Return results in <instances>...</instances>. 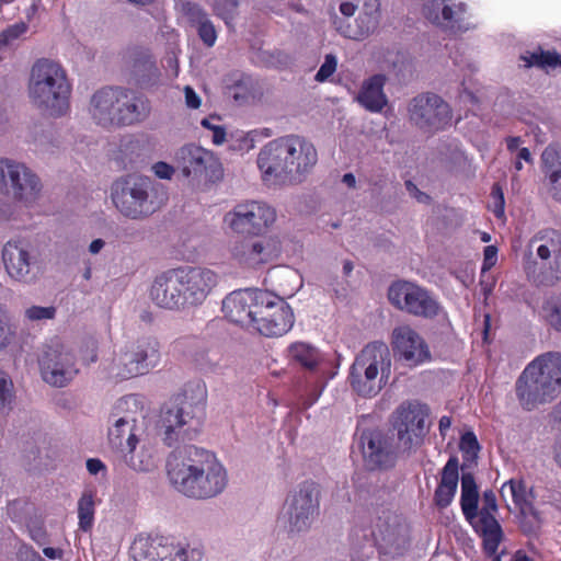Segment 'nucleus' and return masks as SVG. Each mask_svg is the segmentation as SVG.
Segmentation results:
<instances>
[{
  "instance_id": "1",
  "label": "nucleus",
  "mask_w": 561,
  "mask_h": 561,
  "mask_svg": "<svg viewBox=\"0 0 561 561\" xmlns=\"http://www.w3.org/2000/svg\"><path fill=\"white\" fill-rule=\"evenodd\" d=\"M167 474L178 492L195 500L216 497L228 484L227 470L216 455L195 445H183L171 451Z\"/></svg>"
},
{
  "instance_id": "2",
  "label": "nucleus",
  "mask_w": 561,
  "mask_h": 561,
  "mask_svg": "<svg viewBox=\"0 0 561 561\" xmlns=\"http://www.w3.org/2000/svg\"><path fill=\"white\" fill-rule=\"evenodd\" d=\"M318 163L313 142L300 135H286L268 141L256 159L261 179L268 187L301 183Z\"/></svg>"
},
{
  "instance_id": "3",
  "label": "nucleus",
  "mask_w": 561,
  "mask_h": 561,
  "mask_svg": "<svg viewBox=\"0 0 561 561\" xmlns=\"http://www.w3.org/2000/svg\"><path fill=\"white\" fill-rule=\"evenodd\" d=\"M207 390L202 381L188 382L162 409V440L168 447H181L198 437L206 417Z\"/></svg>"
},
{
  "instance_id": "4",
  "label": "nucleus",
  "mask_w": 561,
  "mask_h": 561,
  "mask_svg": "<svg viewBox=\"0 0 561 561\" xmlns=\"http://www.w3.org/2000/svg\"><path fill=\"white\" fill-rule=\"evenodd\" d=\"M515 392L526 411L554 400L561 392V353L548 352L530 362L517 378Z\"/></svg>"
},
{
  "instance_id": "5",
  "label": "nucleus",
  "mask_w": 561,
  "mask_h": 561,
  "mask_svg": "<svg viewBox=\"0 0 561 561\" xmlns=\"http://www.w3.org/2000/svg\"><path fill=\"white\" fill-rule=\"evenodd\" d=\"M27 88L31 102L43 113L60 117L68 112L72 88L59 62L37 59L31 68Z\"/></svg>"
},
{
  "instance_id": "6",
  "label": "nucleus",
  "mask_w": 561,
  "mask_h": 561,
  "mask_svg": "<svg viewBox=\"0 0 561 561\" xmlns=\"http://www.w3.org/2000/svg\"><path fill=\"white\" fill-rule=\"evenodd\" d=\"M162 186L150 178L127 174L112 185V201L117 210L130 219H144L160 208Z\"/></svg>"
},
{
  "instance_id": "7",
  "label": "nucleus",
  "mask_w": 561,
  "mask_h": 561,
  "mask_svg": "<svg viewBox=\"0 0 561 561\" xmlns=\"http://www.w3.org/2000/svg\"><path fill=\"white\" fill-rule=\"evenodd\" d=\"M391 375V356L383 342L367 344L355 357L348 375L352 389L370 398L380 392Z\"/></svg>"
},
{
  "instance_id": "8",
  "label": "nucleus",
  "mask_w": 561,
  "mask_h": 561,
  "mask_svg": "<svg viewBox=\"0 0 561 561\" xmlns=\"http://www.w3.org/2000/svg\"><path fill=\"white\" fill-rule=\"evenodd\" d=\"M248 318L259 334L279 337L291 330L295 323L294 311L283 298L256 288H248Z\"/></svg>"
},
{
  "instance_id": "9",
  "label": "nucleus",
  "mask_w": 561,
  "mask_h": 561,
  "mask_svg": "<svg viewBox=\"0 0 561 561\" xmlns=\"http://www.w3.org/2000/svg\"><path fill=\"white\" fill-rule=\"evenodd\" d=\"M370 536L380 554L397 558L409 550L412 542V528L402 513L381 510L371 520Z\"/></svg>"
},
{
  "instance_id": "10",
  "label": "nucleus",
  "mask_w": 561,
  "mask_h": 561,
  "mask_svg": "<svg viewBox=\"0 0 561 561\" xmlns=\"http://www.w3.org/2000/svg\"><path fill=\"white\" fill-rule=\"evenodd\" d=\"M176 167L192 185L205 188L224 178L220 160L210 150L196 145H185L179 150Z\"/></svg>"
},
{
  "instance_id": "11",
  "label": "nucleus",
  "mask_w": 561,
  "mask_h": 561,
  "mask_svg": "<svg viewBox=\"0 0 561 561\" xmlns=\"http://www.w3.org/2000/svg\"><path fill=\"white\" fill-rule=\"evenodd\" d=\"M160 342L154 336H141L126 345L119 354L116 376L130 379L146 375L160 363Z\"/></svg>"
},
{
  "instance_id": "12",
  "label": "nucleus",
  "mask_w": 561,
  "mask_h": 561,
  "mask_svg": "<svg viewBox=\"0 0 561 561\" xmlns=\"http://www.w3.org/2000/svg\"><path fill=\"white\" fill-rule=\"evenodd\" d=\"M410 121L426 133L444 130L451 123V108L435 93H421L409 105Z\"/></svg>"
},
{
  "instance_id": "13",
  "label": "nucleus",
  "mask_w": 561,
  "mask_h": 561,
  "mask_svg": "<svg viewBox=\"0 0 561 561\" xmlns=\"http://www.w3.org/2000/svg\"><path fill=\"white\" fill-rule=\"evenodd\" d=\"M359 442L365 466L369 470L393 468L402 450V446L398 440L396 442L393 435L379 428L363 431Z\"/></svg>"
},
{
  "instance_id": "14",
  "label": "nucleus",
  "mask_w": 561,
  "mask_h": 561,
  "mask_svg": "<svg viewBox=\"0 0 561 561\" xmlns=\"http://www.w3.org/2000/svg\"><path fill=\"white\" fill-rule=\"evenodd\" d=\"M428 416L426 405L417 402L401 403L391 416V427L397 434V440L402 451H410L419 445L426 434L425 422Z\"/></svg>"
},
{
  "instance_id": "15",
  "label": "nucleus",
  "mask_w": 561,
  "mask_h": 561,
  "mask_svg": "<svg viewBox=\"0 0 561 561\" xmlns=\"http://www.w3.org/2000/svg\"><path fill=\"white\" fill-rule=\"evenodd\" d=\"M389 301L413 316L432 319L438 316L440 305L426 289L405 280L393 283L388 290Z\"/></svg>"
},
{
  "instance_id": "16",
  "label": "nucleus",
  "mask_w": 561,
  "mask_h": 561,
  "mask_svg": "<svg viewBox=\"0 0 561 561\" xmlns=\"http://www.w3.org/2000/svg\"><path fill=\"white\" fill-rule=\"evenodd\" d=\"M185 309L201 306L218 284V275L207 267H176Z\"/></svg>"
},
{
  "instance_id": "17",
  "label": "nucleus",
  "mask_w": 561,
  "mask_h": 561,
  "mask_svg": "<svg viewBox=\"0 0 561 561\" xmlns=\"http://www.w3.org/2000/svg\"><path fill=\"white\" fill-rule=\"evenodd\" d=\"M0 187L12 192L13 197L24 203L34 202L42 188L39 179L22 163L0 159Z\"/></svg>"
},
{
  "instance_id": "18",
  "label": "nucleus",
  "mask_w": 561,
  "mask_h": 561,
  "mask_svg": "<svg viewBox=\"0 0 561 561\" xmlns=\"http://www.w3.org/2000/svg\"><path fill=\"white\" fill-rule=\"evenodd\" d=\"M41 374L47 383L67 386L79 373L75 355L64 345H50L39 359Z\"/></svg>"
},
{
  "instance_id": "19",
  "label": "nucleus",
  "mask_w": 561,
  "mask_h": 561,
  "mask_svg": "<svg viewBox=\"0 0 561 561\" xmlns=\"http://www.w3.org/2000/svg\"><path fill=\"white\" fill-rule=\"evenodd\" d=\"M319 488L313 481L299 484L288 504L290 531L307 530L319 514Z\"/></svg>"
},
{
  "instance_id": "20",
  "label": "nucleus",
  "mask_w": 561,
  "mask_h": 561,
  "mask_svg": "<svg viewBox=\"0 0 561 561\" xmlns=\"http://www.w3.org/2000/svg\"><path fill=\"white\" fill-rule=\"evenodd\" d=\"M285 357L293 366L301 367L305 373L306 382H297V389L305 393H316L318 390L319 376L316 374L321 363L320 351L310 343L296 341L290 343Z\"/></svg>"
},
{
  "instance_id": "21",
  "label": "nucleus",
  "mask_w": 561,
  "mask_h": 561,
  "mask_svg": "<svg viewBox=\"0 0 561 561\" xmlns=\"http://www.w3.org/2000/svg\"><path fill=\"white\" fill-rule=\"evenodd\" d=\"M393 351L411 366H417L431 358L425 340L410 325H400L392 331Z\"/></svg>"
},
{
  "instance_id": "22",
  "label": "nucleus",
  "mask_w": 561,
  "mask_h": 561,
  "mask_svg": "<svg viewBox=\"0 0 561 561\" xmlns=\"http://www.w3.org/2000/svg\"><path fill=\"white\" fill-rule=\"evenodd\" d=\"M149 297L159 308L171 311L186 310L175 268L156 276L149 289Z\"/></svg>"
},
{
  "instance_id": "23",
  "label": "nucleus",
  "mask_w": 561,
  "mask_h": 561,
  "mask_svg": "<svg viewBox=\"0 0 561 561\" xmlns=\"http://www.w3.org/2000/svg\"><path fill=\"white\" fill-rule=\"evenodd\" d=\"M2 261L11 278L19 282H27L32 278V266L35 260L28 243L22 240L8 241L2 249Z\"/></svg>"
},
{
  "instance_id": "24",
  "label": "nucleus",
  "mask_w": 561,
  "mask_h": 561,
  "mask_svg": "<svg viewBox=\"0 0 561 561\" xmlns=\"http://www.w3.org/2000/svg\"><path fill=\"white\" fill-rule=\"evenodd\" d=\"M117 87H103L96 90L89 105L91 118L99 126L111 128L119 127Z\"/></svg>"
},
{
  "instance_id": "25",
  "label": "nucleus",
  "mask_w": 561,
  "mask_h": 561,
  "mask_svg": "<svg viewBox=\"0 0 561 561\" xmlns=\"http://www.w3.org/2000/svg\"><path fill=\"white\" fill-rule=\"evenodd\" d=\"M119 127L134 126L145 122L150 113L149 99L133 89L117 87Z\"/></svg>"
},
{
  "instance_id": "26",
  "label": "nucleus",
  "mask_w": 561,
  "mask_h": 561,
  "mask_svg": "<svg viewBox=\"0 0 561 561\" xmlns=\"http://www.w3.org/2000/svg\"><path fill=\"white\" fill-rule=\"evenodd\" d=\"M508 486L513 502L519 508L522 516L529 522H523L522 526L525 533H535L541 524L540 513L534 506L535 495L533 490H528L522 480H510L504 483L502 490Z\"/></svg>"
},
{
  "instance_id": "27",
  "label": "nucleus",
  "mask_w": 561,
  "mask_h": 561,
  "mask_svg": "<svg viewBox=\"0 0 561 561\" xmlns=\"http://www.w3.org/2000/svg\"><path fill=\"white\" fill-rule=\"evenodd\" d=\"M379 15L378 0H366L364 11L356 19V27L341 22L336 30L346 38L363 41L377 28Z\"/></svg>"
},
{
  "instance_id": "28",
  "label": "nucleus",
  "mask_w": 561,
  "mask_h": 561,
  "mask_svg": "<svg viewBox=\"0 0 561 561\" xmlns=\"http://www.w3.org/2000/svg\"><path fill=\"white\" fill-rule=\"evenodd\" d=\"M538 243L536 253L543 262H549L552 270L561 273V232L543 229L530 239V247Z\"/></svg>"
},
{
  "instance_id": "29",
  "label": "nucleus",
  "mask_w": 561,
  "mask_h": 561,
  "mask_svg": "<svg viewBox=\"0 0 561 561\" xmlns=\"http://www.w3.org/2000/svg\"><path fill=\"white\" fill-rule=\"evenodd\" d=\"M131 71L137 78V81L144 85H153L160 77V71L157 67L150 50L144 47H134L128 51Z\"/></svg>"
},
{
  "instance_id": "30",
  "label": "nucleus",
  "mask_w": 561,
  "mask_h": 561,
  "mask_svg": "<svg viewBox=\"0 0 561 561\" xmlns=\"http://www.w3.org/2000/svg\"><path fill=\"white\" fill-rule=\"evenodd\" d=\"M541 162L548 193L561 204V152L550 145L543 150Z\"/></svg>"
},
{
  "instance_id": "31",
  "label": "nucleus",
  "mask_w": 561,
  "mask_h": 561,
  "mask_svg": "<svg viewBox=\"0 0 561 561\" xmlns=\"http://www.w3.org/2000/svg\"><path fill=\"white\" fill-rule=\"evenodd\" d=\"M385 83L383 75H374L365 80L356 98L357 102L371 113L381 112L388 103L383 92Z\"/></svg>"
},
{
  "instance_id": "32",
  "label": "nucleus",
  "mask_w": 561,
  "mask_h": 561,
  "mask_svg": "<svg viewBox=\"0 0 561 561\" xmlns=\"http://www.w3.org/2000/svg\"><path fill=\"white\" fill-rule=\"evenodd\" d=\"M458 468V458L453 456L442 470V478L434 493V502L439 508L450 505L455 497L459 480Z\"/></svg>"
},
{
  "instance_id": "33",
  "label": "nucleus",
  "mask_w": 561,
  "mask_h": 561,
  "mask_svg": "<svg viewBox=\"0 0 561 561\" xmlns=\"http://www.w3.org/2000/svg\"><path fill=\"white\" fill-rule=\"evenodd\" d=\"M276 218L275 208L267 203H248V234H266L274 226Z\"/></svg>"
},
{
  "instance_id": "34",
  "label": "nucleus",
  "mask_w": 561,
  "mask_h": 561,
  "mask_svg": "<svg viewBox=\"0 0 561 561\" xmlns=\"http://www.w3.org/2000/svg\"><path fill=\"white\" fill-rule=\"evenodd\" d=\"M168 537H138L130 547L135 561H162L168 552Z\"/></svg>"
},
{
  "instance_id": "35",
  "label": "nucleus",
  "mask_w": 561,
  "mask_h": 561,
  "mask_svg": "<svg viewBox=\"0 0 561 561\" xmlns=\"http://www.w3.org/2000/svg\"><path fill=\"white\" fill-rule=\"evenodd\" d=\"M482 539L483 553L499 561L497 550L503 540V530L497 520L469 523Z\"/></svg>"
},
{
  "instance_id": "36",
  "label": "nucleus",
  "mask_w": 561,
  "mask_h": 561,
  "mask_svg": "<svg viewBox=\"0 0 561 561\" xmlns=\"http://www.w3.org/2000/svg\"><path fill=\"white\" fill-rule=\"evenodd\" d=\"M478 503L479 491L473 474L470 472L462 473L460 505L462 514L469 523L477 519Z\"/></svg>"
},
{
  "instance_id": "37",
  "label": "nucleus",
  "mask_w": 561,
  "mask_h": 561,
  "mask_svg": "<svg viewBox=\"0 0 561 561\" xmlns=\"http://www.w3.org/2000/svg\"><path fill=\"white\" fill-rule=\"evenodd\" d=\"M280 252L279 241L274 238L253 242L248 253V266L259 267L278 256Z\"/></svg>"
},
{
  "instance_id": "38",
  "label": "nucleus",
  "mask_w": 561,
  "mask_h": 561,
  "mask_svg": "<svg viewBox=\"0 0 561 561\" xmlns=\"http://www.w3.org/2000/svg\"><path fill=\"white\" fill-rule=\"evenodd\" d=\"M467 5L463 2L445 3L442 9V26L453 33L469 30L466 21Z\"/></svg>"
},
{
  "instance_id": "39",
  "label": "nucleus",
  "mask_w": 561,
  "mask_h": 561,
  "mask_svg": "<svg viewBox=\"0 0 561 561\" xmlns=\"http://www.w3.org/2000/svg\"><path fill=\"white\" fill-rule=\"evenodd\" d=\"M135 427V420L129 417H119L116 420L114 426L108 431L110 444L117 449H122L124 445L127 447H135L138 439L133 432Z\"/></svg>"
},
{
  "instance_id": "40",
  "label": "nucleus",
  "mask_w": 561,
  "mask_h": 561,
  "mask_svg": "<svg viewBox=\"0 0 561 561\" xmlns=\"http://www.w3.org/2000/svg\"><path fill=\"white\" fill-rule=\"evenodd\" d=\"M221 310L231 323L243 325L245 319V290L236 289L222 300Z\"/></svg>"
},
{
  "instance_id": "41",
  "label": "nucleus",
  "mask_w": 561,
  "mask_h": 561,
  "mask_svg": "<svg viewBox=\"0 0 561 561\" xmlns=\"http://www.w3.org/2000/svg\"><path fill=\"white\" fill-rule=\"evenodd\" d=\"M129 453L125 455L126 463L135 471L149 472L157 468V458L152 448L142 446L140 449L128 447Z\"/></svg>"
},
{
  "instance_id": "42",
  "label": "nucleus",
  "mask_w": 561,
  "mask_h": 561,
  "mask_svg": "<svg viewBox=\"0 0 561 561\" xmlns=\"http://www.w3.org/2000/svg\"><path fill=\"white\" fill-rule=\"evenodd\" d=\"M526 68L554 69L561 67V55L554 50H543L540 47L536 51H526L520 56Z\"/></svg>"
},
{
  "instance_id": "43",
  "label": "nucleus",
  "mask_w": 561,
  "mask_h": 561,
  "mask_svg": "<svg viewBox=\"0 0 561 561\" xmlns=\"http://www.w3.org/2000/svg\"><path fill=\"white\" fill-rule=\"evenodd\" d=\"M203 557L204 551L201 548L169 539L168 552L162 561H202Z\"/></svg>"
},
{
  "instance_id": "44",
  "label": "nucleus",
  "mask_w": 561,
  "mask_h": 561,
  "mask_svg": "<svg viewBox=\"0 0 561 561\" xmlns=\"http://www.w3.org/2000/svg\"><path fill=\"white\" fill-rule=\"evenodd\" d=\"M226 234L230 238H237V243L243 245L245 239V211L242 205L237 206L232 211L226 214L224 218Z\"/></svg>"
},
{
  "instance_id": "45",
  "label": "nucleus",
  "mask_w": 561,
  "mask_h": 561,
  "mask_svg": "<svg viewBox=\"0 0 561 561\" xmlns=\"http://www.w3.org/2000/svg\"><path fill=\"white\" fill-rule=\"evenodd\" d=\"M94 493L84 491L78 501V518L80 529L89 530L94 522Z\"/></svg>"
},
{
  "instance_id": "46",
  "label": "nucleus",
  "mask_w": 561,
  "mask_h": 561,
  "mask_svg": "<svg viewBox=\"0 0 561 561\" xmlns=\"http://www.w3.org/2000/svg\"><path fill=\"white\" fill-rule=\"evenodd\" d=\"M496 512V495L492 490H485L482 494V506L477 510V519H472V522L496 520L494 515Z\"/></svg>"
},
{
  "instance_id": "47",
  "label": "nucleus",
  "mask_w": 561,
  "mask_h": 561,
  "mask_svg": "<svg viewBox=\"0 0 561 561\" xmlns=\"http://www.w3.org/2000/svg\"><path fill=\"white\" fill-rule=\"evenodd\" d=\"M16 336V329L8 312L0 308V352L5 350Z\"/></svg>"
},
{
  "instance_id": "48",
  "label": "nucleus",
  "mask_w": 561,
  "mask_h": 561,
  "mask_svg": "<svg viewBox=\"0 0 561 561\" xmlns=\"http://www.w3.org/2000/svg\"><path fill=\"white\" fill-rule=\"evenodd\" d=\"M180 12L193 26L199 25L208 18L203 8L198 3L192 1H182L180 3Z\"/></svg>"
},
{
  "instance_id": "49",
  "label": "nucleus",
  "mask_w": 561,
  "mask_h": 561,
  "mask_svg": "<svg viewBox=\"0 0 561 561\" xmlns=\"http://www.w3.org/2000/svg\"><path fill=\"white\" fill-rule=\"evenodd\" d=\"M13 399V382L9 375L0 369V410L10 407Z\"/></svg>"
},
{
  "instance_id": "50",
  "label": "nucleus",
  "mask_w": 561,
  "mask_h": 561,
  "mask_svg": "<svg viewBox=\"0 0 561 561\" xmlns=\"http://www.w3.org/2000/svg\"><path fill=\"white\" fill-rule=\"evenodd\" d=\"M543 311L549 324L561 332V298L547 301L543 306Z\"/></svg>"
},
{
  "instance_id": "51",
  "label": "nucleus",
  "mask_w": 561,
  "mask_h": 561,
  "mask_svg": "<svg viewBox=\"0 0 561 561\" xmlns=\"http://www.w3.org/2000/svg\"><path fill=\"white\" fill-rule=\"evenodd\" d=\"M459 448L465 458L477 457L480 445L476 434L471 431L463 433L460 437Z\"/></svg>"
},
{
  "instance_id": "52",
  "label": "nucleus",
  "mask_w": 561,
  "mask_h": 561,
  "mask_svg": "<svg viewBox=\"0 0 561 561\" xmlns=\"http://www.w3.org/2000/svg\"><path fill=\"white\" fill-rule=\"evenodd\" d=\"M213 119H219V117L218 116L205 117L202 119L201 125L204 128H206L213 133V135H211L213 144L216 146H220L226 140V136H227L226 128L224 126L213 124V122H211Z\"/></svg>"
},
{
  "instance_id": "53",
  "label": "nucleus",
  "mask_w": 561,
  "mask_h": 561,
  "mask_svg": "<svg viewBox=\"0 0 561 561\" xmlns=\"http://www.w3.org/2000/svg\"><path fill=\"white\" fill-rule=\"evenodd\" d=\"M196 28L202 42L207 47H213L217 39V32L211 21L207 18L204 22L197 25Z\"/></svg>"
},
{
  "instance_id": "54",
  "label": "nucleus",
  "mask_w": 561,
  "mask_h": 561,
  "mask_svg": "<svg viewBox=\"0 0 561 561\" xmlns=\"http://www.w3.org/2000/svg\"><path fill=\"white\" fill-rule=\"evenodd\" d=\"M336 67H337L336 57L333 54L325 55L324 62L319 68L318 72L316 73L314 79L318 82H324L335 72Z\"/></svg>"
},
{
  "instance_id": "55",
  "label": "nucleus",
  "mask_w": 561,
  "mask_h": 561,
  "mask_svg": "<svg viewBox=\"0 0 561 561\" xmlns=\"http://www.w3.org/2000/svg\"><path fill=\"white\" fill-rule=\"evenodd\" d=\"M238 0H216L214 10L224 20H230L238 8Z\"/></svg>"
},
{
  "instance_id": "56",
  "label": "nucleus",
  "mask_w": 561,
  "mask_h": 561,
  "mask_svg": "<svg viewBox=\"0 0 561 561\" xmlns=\"http://www.w3.org/2000/svg\"><path fill=\"white\" fill-rule=\"evenodd\" d=\"M56 314L55 307L32 306L26 309L25 316L32 321L53 319Z\"/></svg>"
},
{
  "instance_id": "57",
  "label": "nucleus",
  "mask_w": 561,
  "mask_h": 561,
  "mask_svg": "<svg viewBox=\"0 0 561 561\" xmlns=\"http://www.w3.org/2000/svg\"><path fill=\"white\" fill-rule=\"evenodd\" d=\"M497 261V248L495 245H486L483 250V262L481 271L488 272L490 271Z\"/></svg>"
},
{
  "instance_id": "58",
  "label": "nucleus",
  "mask_w": 561,
  "mask_h": 561,
  "mask_svg": "<svg viewBox=\"0 0 561 561\" xmlns=\"http://www.w3.org/2000/svg\"><path fill=\"white\" fill-rule=\"evenodd\" d=\"M492 196L494 198V215L500 218L504 215V196L502 188L499 184H494L492 187Z\"/></svg>"
},
{
  "instance_id": "59",
  "label": "nucleus",
  "mask_w": 561,
  "mask_h": 561,
  "mask_svg": "<svg viewBox=\"0 0 561 561\" xmlns=\"http://www.w3.org/2000/svg\"><path fill=\"white\" fill-rule=\"evenodd\" d=\"M152 170L159 179L170 180L174 174V168L163 161L154 163Z\"/></svg>"
},
{
  "instance_id": "60",
  "label": "nucleus",
  "mask_w": 561,
  "mask_h": 561,
  "mask_svg": "<svg viewBox=\"0 0 561 561\" xmlns=\"http://www.w3.org/2000/svg\"><path fill=\"white\" fill-rule=\"evenodd\" d=\"M185 103L190 108H198L202 104L199 95L190 85L184 88Z\"/></svg>"
},
{
  "instance_id": "61",
  "label": "nucleus",
  "mask_w": 561,
  "mask_h": 561,
  "mask_svg": "<svg viewBox=\"0 0 561 561\" xmlns=\"http://www.w3.org/2000/svg\"><path fill=\"white\" fill-rule=\"evenodd\" d=\"M405 187L409 191V193L416 198L417 202L425 203V204L430 203V201H431L430 195H427L424 192H421L412 181H407Z\"/></svg>"
},
{
  "instance_id": "62",
  "label": "nucleus",
  "mask_w": 561,
  "mask_h": 561,
  "mask_svg": "<svg viewBox=\"0 0 561 561\" xmlns=\"http://www.w3.org/2000/svg\"><path fill=\"white\" fill-rule=\"evenodd\" d=\"M87 469L91 474H98L100 471H105V465L98 458H90L87 460Z\"/></svg>"
},
{
  "instance_id": "63",
  "label": "nucleus",
  "mask_w": 561,
  "mask_h": 561,
  "mask_svg": "<svg viewBox=\"0 0 561 561\" xmlns=\"http://www.w3.org/2000/svg\"><path fill=\"white\" fill-rule=\"evenodd\" d=\"M356 8H357V7H356L354 3H352V2H348V1H346V2H342V3L340 4V12H341L344 16H346V18H351V16H353V15L355 14V12H356Z\"/></svg>"
},
{
  "instance_id": "64",
  "label": "nucleus",
  "mask_w": 561,
  "mask_h": 561,
  "mask_svg": "<svg viewBox=\"0 0 561 561\" xmlns=\"http://www.w3.org/2000/svg\"><path fill=\"white\" fill-rule=\"evenodd\" d=\"M43 553L46 558L56 560L62 558L64 551L59 548L46 547L43 549Z\"/></svg>"
}]
</instances>
